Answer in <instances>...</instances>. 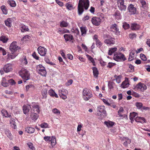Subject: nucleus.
Returning <instances> with one entry per match:
<instances>
[{
    "mask_svg": "<svg viewBox=\"0 0 150 150\" xmlns=\"http://www.w3.org/2000/svg\"><path fill=\"white\" fill-rule=\"evenodd\" d=\"M89 6L88 0H79L78 6V13L79 15H81L84 11V8L87 10Z\"/></svg>",
    "mask_w": 150,
    "mask_h": 150,
    "instance_id": "f257e3e1",
    "label": "nucleus"
},
{
    "mask_svg": "<svg viewBox=\"0 0 150 150\" xmlns=\"http://www.w3.org/2000/svg\"><path fill=\"white\" fill-rule=\"evenodd\" d=\"M105 20V16L103 13H101L99 16H94L91 19V22L93 25L98 26Z\"/></svg>",
    "mask_w": 150,
    "mask_h": 150,
    "instance_id": "f03ea898",
    "label": "nucleus"
},
{
    "mask_svg": "<svg viewBox=\"0 0 150 150\" xmlns=\"http://www.w3.org/2000/svg\"><path fill=\"white\" fill-rule=\"evenodd\" d=\"M82 94L83 99L86 101L88 100L93 96L91 90L87 88H85L83 89Z\"/></svg>",
    "mask_w": 150,
    "mask_h": 150,
    "instance_id": "7ed1b4c3",
    "label": "nucleus"
},
{
    "mask_svg": "<svg viewBox=\"0 0 150 150\" xmlns=\"http://www.w3.org/2000/svg\"><path fill=\"white\" fill-rule=\"evenodd\" d=\"M19 74L22 79L26 82V81L30 79V74L28 71L24 68H22L19 72Z\"/></svg>",
    "mask_w": 150,
    "mask_h": 150,
    "instance_id": "20e7f679",
    "label": "nucleus"
},
{
    "mask_svg": "<svg viewBox=\"0 0 150 150\" xmlns=\"http://www.w3.org/2000/svg\"><path fill=\"white\" fill-rule=\"evenodd\" d=\"M113 58L117 61H124L126 59L124 55L119 52H116L114 53Z\"/></svg>",
    "mask_w": 150,
    "mask_h": 150,
    "instance_id": "39448f33",
    "label": "nucleus"
},
{
    "mask_svg": "<svg viewBox=\"0 0 150 150\" xmlns=\"http://www.w3.org/2000/svg\"><path fill=\"white\" fill-rule=\"evenodd\" d=\"M20 49V47L17 45V42L16 41L13 42L9 47L10 50L13 53L16 52Z\"/></svg>",
    "mask_w": 150,
    "mask_h": 150,
    "instance_id": "423d86ee",
    "label": "nucleus"
},
{
    "mask_svg": "<svg viewBox=\"0 0 150 150\" xmlns=\"http://www.w3.org/2000/svg\"><path fill=\"white\" fill-rule=\"evenodd\" d=\"M147 89V87L146 85L141 82L139 83L135 86L134 89L135 91H139L142 92H144Z\"/></svg>",
    "mask_w": 150,
    "mask_h": 150,
    "instance_id": "0eeeda50",
    "label": "nucleus"
},
{
    "mask_svg": "<svg viewBox=\"0 0 150 150\" xmlns=\"http://www.w3.org/2000/svg\"><path fill=\"white\" fill-rule=\"evenodd\" d=\"M127 10L130 15H134L137 13V10L136 6L132 4L128 5Z\"/></svg>",
    "mask_w": 150,
    "mask_h": 150,
    "instance_id": "6e6552de",
    "label": "nucleus"
},
{
    "mask_svg": "<svg viewBox=\"0 0 150 150\" xmlns=\"http://www.w3.org/2000/svg\"><path fill=\"white\" fill-rule=\"evenodd\" d=\"M97 112H100L98 114L99 116L103 115V117H105L107 116V112L105 110V108L104 106H99L97 108Z\"/></svg>",
    "mask_w": 150,
    "mask_h": 150,
    "instance_id": "1a4fd4ad",
    "label": "nucleus"
},
{
    "mask_svg": "<svg viewBox=\"0 0 150 150\" xmlns=\"http://www.w3.org/2000/svg\"><path fill=\"white\" fill-rule=\"evenodd\" d=\"M37 70L38 73L43 76H45L47 74L45 68L42 65L39 64L37 66Z\"/></svg>",
    "mask_w": 150,
    "mask_h": 150,
    "instance_id": "9d476101",
    "label": "nucleus"
},
{
    "mask_svg": "<svg viewBox=\"0 0 150 150\" xmlns=\"http://www.w3.org/2000/svg\"><path fill=\"white\" fill-rule=\"evenodd\" d=\"M117 4L119 9L121 11H125L127 6L124 5V0H117Z\"/></svg>",
    "mask_w": 150,
    "mask_h": 150,
    "instance_id": "9b49d317",
    "label": "nucleus"
},
{
    "mask_svg": "<svg viewBox=\"0 0 150 150\" xmlns=\"http://www.w3.org/2000/svg\"><path fill=\"white\" fill-rule=\"evenodd\" d=\"M111 31L114 33L115 34L118 35H120V32L119 31L117 25L116 24L112 25L110 27Z\"/></svg>",
    "mask_w": 150,
    "mask_h": 150,
    "instance_id": "f8f14e48",
    "label": "nucleus"
},
{
    "mask_svg": "<svg viewBox=\"0 0 150 150\" xmlns=\"http://www.w3.org/2000/svg\"><path fill=\"white\" fill-rule=\"evenodd\" d=\"M59 94L60 97L63 100H65L67 98L66 94L68 93V92L67 90L63 89L62 90H59Z\"/></svg>",
    "mask_w": 150,
    "mask_h": 150,
    "instance_id": "ddd939ff",
    "label": "nucleus"
},
{
    "mask_svg": "<svg viewBox=\"0 0 150 150\" xmlns=\"http://www.w3.org/2000/svg\"><path fill=\"white\" fill-rule=\"evenodd\" d=\"M38 53L41 56H45L47 52V50L44 47L40 46L37 49Z\"/></svg>",
    "mask_w": 150,
    "mask_h": 150,
    "instance_id": "4468645a",
    "label": "nucleus"
},
{
    "mask_svg": "<svg viewBox=\"0 0 150 150\" xmlns=\"http://www.w3.org/2000/svg\"><path fill=\"white\" fill-rule=\"evenodd\" d=\"M4 71L6 73H8L11 71L13 70L12 65L10 63L5 64L3 67Z\"/></svg>",
    "mask_w": 150,
    "mask_h": 150,
    "instance_id": "2eb2a0df",
    "label": "nucleus"
},
{
    "mask_svg": "<svg viewBox=\"0 0 150 150\" xmlns=\"http://www.w3.org/2000/svg\"><path fill=\"white\" fill-rule=\"evenodd\" d=\"M31 109V107L30 105H24L23 107V113L25 115L28 114Z\"/></svg>",
    "mask_w": 150,
    "mask_h": 150,
    "instance_id": "dca6fc26",
    "label": "nucleus"
},
{
    "mask_svg": "<svg viewBox=\"0 0 150 150\" xmlns=\"http://www.w3.org/2000/svg\"><path fill=\"white\" fill-rule=\"evenodd\" d=\"M129 85L128 82V79L127 78H126L125 80L123 81L121 85V87L123 88H127Z\"/></svg>",
    "mask_w": 150,
    "mask_h": 150,
    "instance_id": "f3484780",
    "label": "nucleus"
},
{
    "mask_svg": "<svg viewBox=\"0 0 150 150\" xmlns=\"http://www.w3.org/2000/svg\"><path fill=\"white\" fill-rule=\"evenodd\" d=\"M135 50H132L129 54V57L128 58V60L130 61L133 60L135 58Z\"/></svg>",
    "mask_w": 150,
    "mask_h": 150,
    "instance_id": "a211bd4d",
    "label": "nucleus"
},
{
    "mask_svg": "<svg viewBox=\"0 0 150 150\" xmlns=\"http://www.w3.org/2000/svg\"><path fill=\"white\" fill-rule=\"evenodd\" d=\"M104 42L108 45H110L111 44L113 45L115 43V38H109L106 39L105 40Z\"/></svg>",
    "mask_w": 150,
    "mask_h": 150,
    "instance_id": "6ab92c4d",
    "label": "nucleus"
},
{
    "mask_svg": "<svg viewBox=\"0 0 150 150\" xmlns=\"http://www.w3.org/2000/svg\"><path fill=\"white\" fill-rule=\"evenodd\" d=\"M32 107L33 109V112H35V113H39L40 112V107L39 106L37 105L35 103L33 104L32 105ZM32 112L33 110H32Z\"/></svg>",
    "mask_w": 150,
    "mask_h": 150,
    "instance_id": "aec40b11",
    "label": "nucleus"
},
{
    "mask_svg": "<svg viewBox=\"0 0 150 150\" xmlns=\"http://www.w3.org/2000/svg\"><path fill=\"white\" fill-rule=\"evenodd\" d=\"M140 26L136 23H132L131 25V28L132 30H136L139 29Z\"/></svg>",
    "mask_w": 150,
    "mask_h": 150,
    "instance_id": "412c9836",
    "label": "nucleus"
},
{
    "mask_svg": "<svg viewBox=\"0 0 150 150\" xmlns=\"http://www.w3.org/2000/svg\"><path fill=\"white\" fill-rule=\"evenodd\" d=\"M25 131L28 133L31 134L34 132L35 129L33 127H28L25 128Z\"/></svg>",
    "mask_w": 150,
    "mask_h": 150,
    "instance_id": "4be33fe9",
    "label": "nucleus"
},
{
    "mask_svg": "<svg viewBox=\"0 0 150 150\" xmlns=\"http://www.w3.org/2000/svg\"><path fill=\"white\" fill-rule=\"evenodd\" d=\"M115 123L114 122L108 120L107 121H105L104 124L106 125L108 128L112 127L114 125Z\"/></svg>",
    "mask_w": 150,
    "mask_h": 150,
    "instance_id": "5701e85b",
    "label": "nucleus"
},
{
    "mask_svg": "<svg viewBox=\"0 0 150 150\" xmlns=\"http://www.w3.org/2000/svg\"><path fill=\"white\" fill-rule=\"evenodd\" d=\"M4 22L6 26L10 27L12 25L11 23L12 22V19L11 18H8Z\"/></svg>",
    "mask_w": 150,
    "mask_h": 150,
    "instance_id": "b1692460",
    "label": "nucleus"
},
{
    "mask_svg": "<svg viewBox=\"0 0 150 150\" xmlns=\"http://www.w3.org/2000/svg\"><path fill=\"white\" fill-rule=\"evenodd\" d=\"M47 90L46 88H43L41 92L42 99H45L47 97Z\"/></svg>",
    "mask_w": 150,
    "mask_h": 150,
    "instance_id": "393cba45",
    "label": "nucleus"
},
{
    "mask_svg": "<svg viewBox=\"0 0 150 150\" xmlns=\"http://www.w3.org/2000/svg\"><path fill=\"white\" fill-rule=\"evenodd\" d=\"M135 120L137 122L140 123L146 122V120L144 117H140L138 116H137L135 118Z\"/></svg>",
    "mask_w": 150,
    "mask_h": 150,
    "instance_id": "a878e982",
    "label": "nucleus"
},
{
    "mask_svg": "<svg viewBox=\"0 0 150 150\" xmlns=\"http://www.w3.org/2000/svg\"><path fill=\"white\" fill-rule=\"evenodd\" d=\"M124 111V109L122 107L120 108L119 110L118 111V115L120 117H127V115H125L123 114Z\"/></svg>",
    "mask_w": 150,
    "mask_h": 150,
    "instance_id": "bb28decb",
    "label": "nucleus"
},
{
    "mask_svg": "<svg viewBox=\"0 0 150 150\" xmlns=\"http://www.w3.org/2000/svg\"><path fill=\"white\" fill-rule=\"evenodd\" d=\"M113 16H114L116 19L117 20L120 19L121 18V16L120 12L118 10L115 12Z\"/></svg>",
    "mask_w": 150,
    "mask_h": 150,
    "instance_id": "cd10ccee",
    "label": "nucleus"
},
{
    "mask_svg": "<svg viewBox=\"0 0 150 150\" xmlns=\"http://www.w3.org/2000/svg\"><path fill=\"white\" fill-rule=\"evenodd\" d=\"M38 113L35 112H32V113L30 115V117L32 119L34 120H36L38 117V115L37 114Z\"/></svg>",
    "mask_w": 150,
    "mask_h": 150,
    "instance_id": "c85d7f7f",
    "label": "nucleus"
},
{
    "mask_svg": "<svg viewBox=\"0 0 150 150\" xmlns=\"http://www.w3.org/2000/svg\"><path fill=\"white\" fill-rule=\"evenodd\" d=\"M1 113L2 115L6 117H11L10 115H9L8 112L5 109H3L1 111Z\"/></svg>",
    "mask_w": 150,
    "mask_h": 150,
    "instance_id": "c756f323",
    "label": "nucleus"
},
{
    "mask_svg": "<svg viewBox=\"0 0 150 150\" xmlns=\"http://www.w3.org/2000/svg\"><path fill=\"white\" fill-rule=\"evenodd\" d=\"M15 119L12 118H11L10 121V123L11 124V126L14 129L16 128V122H15Z\"/></svg>",
    "mask_w": 150,
    "mask_h": 150,
    "instance_id": "7c9ffc66",
    "label": "nucleus"
},
{
    "mask_svg": "<svg viewBox=\"0 0 150 150\" xmlns=\"http://www.w3.org/2000/svg\"><path fill=\"white\" fill-rule=\"evenodd\" d=\"M49 94L52 97H55L57 98L58 97V95L52 89H50L49 91Z\"/></svg>",
    "mask_w": 150,
    "mask_h": 150,
    "instance_id": "2f4dec72",
    "label": "nucleus"
},
{
    "mask_svg": "<svg viewBox=\"0 0 150 150\" xmlns=\"http://www.w3.org/2000/svg\"><path fill=\"white\" fill-rule=\"evenodd\" d=\"M137 115V113L134 112L131 113L129 115V118L131 120V121L132 122V121L133 120V119L136 117H135Z\"/></svg>",
    "mask_w": 150,
    "mask_h": 150,
    "instance_id": "473e14b6",
    "label": "nucleus"
},
{
    "mask_svg": "<svg viewBox=\"0 0 150 150\" xmlns=\"http://www.w3.org/2000/svg\"><path fill=\"white\" fill-rule=\"evenodd\" d=\"M17 55V53H8L7 54L8 58L9 59H13Z\"/></svg>",
    "mask_w": 150,
    "mask_h": 150,
    "instance_id": "72a5a7b5",
    "label": "nucleus"
},
{
    "mask_svg": "<svg viewBox=\"0 0 150 150\" xmlns=\"http://www.w3.org/2000/svg\"><path fill=\"white\" fill-rule=\"evenodd\" d=\"M81 31V35L83 36H84L86 33L87 29L85 27H82L80 28Z\"/></svg>",
    "mask_w": 150,
    "mask_h": 150,
    "instance_id": "f704fd0d",
    "label": "nucleus"
},
{
    "mask_svg": "<svg viewBox=\"0 0 150 150\" xmlns=\"http://www.w3.org/2000/svg\"><path fill=\"white\" fill-rule=\"evenodd\" d=\"M92 69L93 70V73L94 76L96 77H98L99 74V72L97 68L95 67H92Z\"/></svg>",
    "mask_w": 150,
    "mask_h": 150,
    "instance_id": "c9c22d12",
    "label": "nucleus"
},
{
    "mask_svg": "<svg viewBox=\"0 0 150 150\" xmlns=\"http://www.w3.org/2000/svg\"><path fill=\"white\" fill-rule=\"evenodd\" d=\"M117 50V47H115L110 48L108 51V54L109 55H112L113 53L116 51Z\"/></svg>",
    "mask_w": 150,
    "mask_h": 150,
    "instance_id": "e433bc0d",
    "label": "nucleus"
},
{
    "mask_svg": "<svg viewBox=\"0 0 150 150\" xmlns=\"http://www.w3.org/2000/svg\"><path fill=\"white\" fill-rule=\"evenodd\" d=\"M123 140H125V142L123 143V145L125 146H127L128 145V144H130L131 142V140L129 139L127 137H125Z\"/></svg>",
    "mask_w": 150,
    "mask_h": 150,
    "instance_id": "4c0bfd02",
    "label": "nucleus"
},
{
    "mask_svg": "<svg viewBox=\"0 0 150 150\" xmlns=\"http://www.w3.org/2000/svg\"><path fill=\"white\" fill-rule=\"evenodd\" d=\"M21 30L22 32H24L25 31H28L29 29L25 25H21Z\"/></svg>",
    "mask_w": 150,
    "mask_h": 150,
    "instance_id": "58836bf2",
    "label": "nucleus"
},
{
    "mask_svg": "<svg viewBox=\"0 0 150 150\" xmlns=\"http://www.w3.org/2000/svg\"><path fill=\"white\" fill-rule=\"evenodd\" d=\"M65 6L66 8L69 10H71L73 9V5L71 4L69 2L66 4Z\"/></svg>",
    "mask_w": 150,
    "mask_h": 150,
    "instance_id": "ea45409f",
    "label": "nucleus"
},
{
    "mask_svg": "<svg viewBox=\"0 0 150 150\" xmlns=\"http://www.w3.org/2000/svg\"><path fill=\"white\" fill-rule=\"evenodd\" d=\"M93 40L96 42V44L97 46L99 47L102 45V43L98 39V38H93Z\"/></svg>",
    "mask_w": 150,
    "mask_h": 150,
    "instance_id": "a19ab883",
    "label": "nucleus"
},
{
    "mask_svg": "<svg viewBox=\"0 0 150 150\" xmlns=\"http://www.w3.org/2000/svg\"><path fill=\"white\" fill-rule=\"evenodd\" d=\"M140 3L142 6L141 7L144 9H145L147 7V4L145 0H141Z\"/></svg>",
    "mask_w": 150,
    "mask_h": 150,
    "instance_id": "79ce46f5",
    "label": "nucleus"
},
{
    "mask_svg": "<svg viewBox=\"0 0 150 150\" xmlns=\"http://www.w3.org/2000/svg\"><path fill=\"white\" fill-rule=\"evenodd\" d=\"M8 3L12 7H15L16 6L15 2L13 0H8Z\"/></svg>",
    "mask_w": 150,
    "mask_h": 150,
    "instance_id": "37998d69",
    "label": "nucleus"
},
{
    "mask_svg": "<svg viewBox=\"0 0 150 150\" xmlns=\"http://www.w3.org/2000/svg\"><path fill=\"white\" fill-rule=\"evenodd\" d=\"M1 84L2 86L4 87H7L9 85L8 83H7L6 80L5 78H3L2 80Z\"/></svg>",
    "mask_w": 150,
    "mask_h": 150,
    "instance_id": "c03bdc74",
    "label": "nucleus"
},
{
    "mask_svg": "<svg viewBox=\"0 0 150 150\" xmlns=\"http://www.w3.org/2000/svg\"><path fill=\"white\" fill-rule=\"evenodd\" d=\"M130 27L129 25L127 23L125 22L123 23L122 27L125 30L129 29Z\"/></svg>",
    "mask_w": 150,
    "mask_h": 150,
    "instance_id": "a18cd8bd",
    "label": "nucleus"
},
{
    "mask_svg": "<svg viewBox=\"0 0 150 150\" xmlns=\"http://www.w3.org/2000/svg\"><path fill=\"white\" fill-rule=\"evenodd\" d=\"M5 134L9 139H12V134L9 130H6L5 131Z\"/></svg>",
    "mask_w": 150,
    "mask_h": 150,
    "instance_id": "49530a36",
    "label": "nucleus"
},
{
    "mask_svg": "<svg viewBox=\"0 0 150 150\" xmlns=\"http://www.w3.org/2000/svg\"><path fill=\"white\" fill-rule=\"evenodd\" d=\"M50 141H51V144L52 147H53L56 144V141L55 137H52V138Z\"/></svg>",
    "mask_w": 150,
    "mask_h": 150,
    "instance_id": "de8ad7c7",
    "label": "nucleus"
},
{
    "mask_svg": "<svg viewBox=\"0 0 150 150\" xmlns=\"http://www.w3.org/2000/svg\"><path fill=\"white\" fill-rule=\"evenodd\" d=\"M114 77L115 78L116 81L117 83H120L121 81V75L117 76L116 75H115Z\"/></svg>",
    "mask_w": 150,
    "mask_h": 150,
    "instance_id": "09e8293b",
    "label": "nucleus"
},
{
    "mask_svg": "<svg viewBox=\"0 0 150 150\" xmlns=\"http://www.w3.org/2000/svg\"><path fill=\"white\" fill-rule=\"evenodd\" d=\"M68 25V23L67 22L63 21L60 23V26L61 27H67Z\"/></svg>",
    "mask_w": 150,
    "mask_h": 150,
    "instance_id": "8fccbe9b",
    "label": "nucleus"
},
{
    "mask_svg": "<svg viewBox=\"0 0 150 150\" xmlns=\"http://www.w3.org/2000/svg\"><path fill=\"white\" fill-rule=\"evenodd\" d=\"M1 8L4 14H6L7 13V11L6 10L5 6H1Z\"/></svg>",
    "mask_w": 150,
    "mask_h": 150,
    "instance_id": "3c124183",
    "label": "nucleus"
},
{
    "mask_svg": "<svg viewBox=\"0 0 150 150\" xmlns=\"http://www.w3.org/2000/svg\"><path fill=\"white\" fill-rule=\"evenodd\" d=\"M52 112L55 114L59 115L60 114V111L57 108H54L52 110Z\"/></svg>",
    "mask_w": 150,
    "mask_h": 150,
    "instance_id": "603ef678",
    "label": "nucleus"
},
{
    "mask_svg": "<svg viewBox=\"0 0 150 150\" xmlns=\"http://www.w3.org/2000/svg\"><path fill=\"white\" fill-rule=\"evenodd\" d=\"M66 42H69L70 43H73L75 40L74 38H64Z\"/></svg>",
    "mask_w": 150,
    "mask_h": 150,
    "instance_id": "864d4df0",
    "label": "nucleus"
},
{
    "mask_svg": "<svg viewBox=\"0 0 150 150\" xmlns=\"http://www.w3.org/2000/svg\"><path fill=\"white\" fill-rule=\"evenodd\" d=\"M136 106L137 107V108L140 109L142 108V107L143 104L141 103L137 102L135 104Z\"/></svg>",
    "mask_w": 150,
    "mask_h": 150,
    "instance_id": "5fc2aeb1",
    "label": "nucleus"
},
{
    "mask_svg": "<svg viewBox=\"0 0 150 150\" xmlns=\"http://www.w3.org/2000/svg\"><path fill=\"white\" fill-rule=\"evenodd\" d=\"M0 52L2 53L3 55H5L6 54V50L2 47H0Z\"/></svg>",
    "mask_w": 150,
    "mask_h": 150,
    "instance_id": "6e6d98bb",
    "label": "nucleus"
},
{
    "mask_svg": "<svg viewBox=\"0 0 150 150\" xmlns=\"http://www.w3.org/2000/svg\"><path fill=\"white\" fill-rule=\"evenodd\" d=\"M22 62L24 64H28V62L25 56H23V58L22 59Z\"/></svg>",
    "mask_w": 150,
    "mask_h": 150,
    "instance_id": "4d7b16f0",
    "label": "nucleus"
},
{
    "mask_svg": "<svg viewBox=\"0 0 150 150\" xmlns=\"http://www.w3.org/2000/svg\"><path fill=\"white\" fill-rule=\"evenodd\" d=\"M86 56L88 58V60L91 61L92 63H94V59L91 56L88 54L86 55Z\"/></svg>",
    "mask_w": 150,
    "mask_h": 150,
    "instance_id": "13d9d810",
    "label": "nucleus"
},
{
    "mask_svg": "<svg viewBox=\"0 0 150 150\" xmlns=\"http://www.w3.org/2000/svg\"><path fill=\"white\" fill-rule=\"evenodd\" d=\"M40 127L42 128H46L48 127V124L45 122L41 124L40 125Z\"/></svg>",
    "mask_w": 150,
    "mask_h": 150,
    "instance_id": "bf43d9fd",
    "label": "nucleus"
},
{
    "mask_svg": "<svg viewBox=\"0 0 150 150\" xmlns=\"http://www.w3.org/2000/svg\"><path fill=\"white\" fill-rule=\"evenodd\" d=\"M45 60L46 62V63L51 65H53L54 64L52 62H50V61L49 59L47 58V57H46L45 58Z\"/></svg>",
    "mask_w": 150,
    "mask_h": 150,
    "instance_id": "052dcab7",
    "label": "nucleus"
},
{
    "mask_svg": "<svg viewBox=\"0 0 150 150\" xmlns=\"http://www.w3.org/2000/svg\"><path fill=\"white\" fill-rule=\"evenodd\" d=\"M140 57L141 59L143 61H145L147 60L146 56L143 54L141 53L140 54Z\"/></svg>",
    "mask_w": 150,
    "mask_h": 150,
    "instance_id": "680f3d73",
    "label": "nucleus"
},
{
    "mask_svg": "<svg viewBox=\"0 0 150 150\" xmlns=\"http://www.w3.org/2000/svg\"><path fill=\"white\" fill-rule=\"evenodd\" d=\"M44 139L47 142H50L51 141V137L50 136H46L44 137Z\"/></svg>",
    "mask_w": 150,
    "mask_h": 150,
    "instance_id": "e2e57ef3",
    "label": "nucleus"
},
{
    "mask_svg": "<svg viewBox=\"0 0 150 150\" xmlns=\"http://www.w3.org/2000/svg\"><path fill=\"white\" fill-rule=\"evenodd\" d=\"M33 57L36 60L39 59V57L37 55L36 53L35 52H34L32 54Z\"/></svg>",
    "mask_w": 150,
    "mask_h": 150,
    "instance_id": "0e129e2a",
    "label": "nucleus"
},
{
    "mask_svg": "<svg viewBox=\"0 0 150 150\" xmlns=\"http://www.w3.org/2000/svg\"><path fill=\"white\" fill-rule=\"evenodd\" d=\"M115 64V63L112 62H109L107 67V68H110L113 67Z\"/></svg>",
    "mask_w": 150,
    "mask_h": 150,
    "instance_id": "69168bd1",
    "label": "nucleus"
},
{
    "mask_svg": "<svg viewBox=\"0 0 150 150\" xmlns=\"http://www.w3.org/2000/svg\"><path fill=\"white\" fill-rule=\"evenodd\" d=\"M129 68L130 69V72H133L134 71V67L131 64L129 65Z\"/></svg>",
    "mask_w": 150,
    "mask_h": 150,
    "instance_id": "338daca9",
    "label": "nucleus"
},
{
    "mask_svg": "<svg viewBox=\"0 0 150 150\" xmlns=\"http://www.w3.org/2000/svg\"><path fill=\"white\" fill-rule=\"evenodd\" d=\"M8 84L10 83L11 85H13L15 83L14 81L12 79H10L8 81Z\"/></svg>",
    "mask_w": 150,
    "mask_h": 150,
    "instance_id": "774afa93",
    "label": "nucleus"
}]
</instances>
